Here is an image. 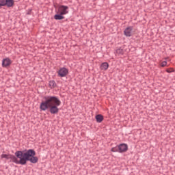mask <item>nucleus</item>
<instances>
[{
	"label": "nucleus",
	"mask_w": 175,
	"mask_h": 175,
	"mask_svg": "<svg viewBox=\"0 0 175 175\" xmlns=\"http://www.w3.org/2000/svg\"><path fill=\"white\" fill-rule=\"evenodd\" d=\"M44 99L45 100L41 103L40 109L43 111L49 109L51 114H57L59 110L58 106L61 105V100L55 96H47Z\"/></svg>",
	"instance_id": "1"
},
{
	"label": "nucleus",
	"mask_w": 175,
	"mask_h": 175,
	"mask_svg": "<svg viewBox=\"0 0 175 175\" xmlns=\"http://www.w3.org/2000/svg\"><path fill=\"white\" fill-rule=\"evenodd\" d=\"M36 152L35 150L30 149L27 151H16L15 152V157H17L19 160V165H26L27 161H29L31 163H38V159Z\"/></svg>",
	"instance_id": "2"
},
{
	"label": "nucleus",
	"mask_w": 175,
	"mask_h": 175,
	"mask_svg": "<svg viewBox=\"0 0 175 175\" xmlns=\"http://www.w3.org/2000/svg\"><path fill=\"white\" fill-rule=\"evenodd\" d=\"M1 159L5 158V159H10L11 162H14V163H16L17 165H20V159L16 156H13L12 154H3L1 156Z\"/></svg>",
	"instance_id": "3"
},
{
	"label": "nucleus",
	"mask_w": 175,
	"mask_h": 175,
	"mask_svg": "<svg viewBox=\"0 0 175 175\" xmlns=\"http://www.w3.org/2000/svg\"><path fill=\"white\" fill-rule=\"evenodd\" d=\"M68 10L69 7L66 5H60L58 8L57 13H59V14H62L63 16H65V14H68L69 13Z\"/></svg>",
	"instance_id": "4"
},
{
	"label": "nucleus",
	"mask_w": 175,
	"mask_h": 175,
	"mask_svg": "<svg viewBox=\"0 0 175 175\" xmlns=\"http://www.w3.org/2000/svg\"><path fill=\"white\" fill-rule=\"evenodd\" d=\"M14 5V0H0L1 6H8V8H12Z\"/></svg>",
	"instance_id": "5"
},
{
	"label": "nucleus",
	"mask_w": 175,
	"mask_h": 175,
	"mask_svg": "<svg viewBox=\"0 0 175 175\" xmlns=\"http://www.w3.org/2000/svg\"><path fill=\"white\" fill-rule=\"evenodd\" d=\"M68 73H69V71L66 68H62L57 72L58 76H59V77H65L68 75Z\"/></svg>",
	"instance_id": "6"
},
{
	"label": "nucleus",
	"mask_w": 175,
	"mask_h": 175,
	"mask_svg": "<svg viewBox=\"0 0 175 175\" xmlns=\"http://www.w3.org/2000/svg\"><path fill=\"white\" fill-rule=\"evenodd\" d=\"M12 65V61L9 58H5L2 60V66L3 68H9Z\"/></svg>",
	"instance_id": "7"
},
{
	"label": "nucleus",
	"mask_w": 175,
	"mask_h": 175,
	"mask_svg": "<svg viewBox=\"0 0 175 175\" xmlns=\"http://www.w3.org/2000/svg\"><path fill=\"white\" fill-rule=\"evenodd\" d=\"M124 33L125 36H132L133 35V27H129L125 29L124 31Z\"/></svg>",
	"instance_id": "8"
},
{
	"label": "nucleus",
	"mask_w": 175,
	"mask_h": 175,
	"mask_svg": "<svg viewBox=\"0 0 175 175\" xmlns=\"http://www.w3.org/2000/svg\"><path fill=\"white\" fill-rule=\"evenodd\" d=\"M119 152H126L128 151V145L126 144H122L118 146Z\"/></svg>",
	"instance_id": "9"
},
{
	"label": "nucleus",
	"mask_w": 175,
	"mask_h": 175,
	"mask_svg": "<svg viewBox=\"0 0 175 175\" xmlns=\"http://www.w3.org/2000/svg\"><path fill=\"white\" fill-rule=\"evenodd\" d=\"M101 70H107L109 69V64L107 62H104L100 65Z\"/></svg>",
	"instance_id": "10"
},
{
	"label": "nucleus",
	"mask_w": 175,
	"mask_h": 175,
	"mask_svg": "<svg viewBox=\"0 0 175 175\" xmlns=\"http://www.w3.org/2000/svg\"><path fill=\"white\" fill-rule=\"evenodd\" d=\"M54 18L55 20H64L65 17H64L63 14L58 13L54 16Z\"/></svg>",
	"instance_id": "11"
},
{
	"label": "nucleus",
	"mask_w": 175,
	"mask_h": 175,
	"mask_svg": "<svg viewBox=\"0 0 175 175\" xmlns=\"http://www.w3.org/2000/svg\"><path fill=\"white\" fill-rule=\"evenodd\" d=\"M96 120L97 122H101L103 121V116L102 115H97L96 116Z\"/></svg>",
	"instance_id": "12"
},
{
	"label": "nucleus",
	"mask_w": 175,
	"mask_h": 175,
	"mask_svg": "<svg viewBox=\"0 0 175 175\" xmlns=\"http://www.w3.org/2000/svg\"><path fill=\"white\" fill-rule=\"evenodd\" d=\"M111 151H112V152H120L119 146H117L116 147L112 148L111 149Z\"/></svg>",
	"instance_id": "13"
},
{
	"label": "nucleus",
	"mask_w": 175,
	"mask_h": 175,
	"mask_svg": "<svg viewBox=\"0 0 175 175\" xmlns=\"http://www.w3.org/2000/svg\"><path fill=\"white\" fill-rule=\"evenodd\" d=\"M56 84H55V81H49V87L51 88H54V87H55Z\"/></svg>",
	"instance_id": "14"
},
{
	"label": "nucleus",
	"mask_w": 175,
	"mask_h": 175,
	"mask_svg": "<svg viewBox=\"0 0 175 175\" xmlns=\"http://www.w3.org/2000/svg\"><path fill=\"white\" fill-rule=\"evenodd\" d=\"M166 65H167V62H166V61L162 62L161 63V66H162V68H164V66H166Z\"/></svg>",
	"instance_id": "15"
},
{
	"label": "nucleus",
	"mask_w": 175,
	"mask_h": 175,
	"mask_svg": "<svg viewBox=\"0 0 175 175\" xmlns=\"http://www.w3.org/2000/svg\"><path fill=\"white\" fill-rule=\"evenodd\" d=\"M166 72H167V73H172V72H174V68H167Z\"/></svg>",
	"instance_id": "16"
}]
</instances>
